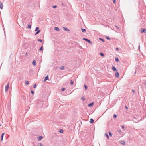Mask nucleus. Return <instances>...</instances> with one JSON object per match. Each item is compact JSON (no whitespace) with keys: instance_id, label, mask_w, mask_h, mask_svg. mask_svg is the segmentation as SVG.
Segmentation results:
<instances>
[{"instance_id":"obj_1","label":"nucleus","mask_w":146,"mask_h":146,"mask_svg":"<svg viewBox=\"0 0 146 146\" xmlns=\"http://www.w3.org/2000/svg\"><path fill=\"white\" fill-rule=\"evenodd\" d=\"M83 39L85 41H87L88 43H89L90 44H92V42L89 39H88L87 38H84Z\"/></svg>"},{"instance_id":"obj_2","label":"nucleus","mask_w":146,"mask_h":146,"mask_svg":"<svg viewBox=\"0 0 146 146\" xmlns=\"http://www.w3.org/2000/svg\"><path fill=\"white\" fill-rule=\"evenodd\" d=\"M140 31L141 33H146V29L141 28L140 30Z\"/></svg>"},{"instance_id":"obj_3","label":"nucleus","mask_w":146,"mask_h":146,"mask_svg":"<svg viewBox=\"0 0 146 146\" xmlns=\"http://www.w3.org/2000/svg\"><path fill=\"white\" fill-rule=\"evenodd\" d=\"M9 86V83L5 87V91L6 92L8 90Z\"/></svg>"},{"instance_id":"obj_4","label":"nucleus","mask_w":146,"mask_h":146,"mask_svg":"<svg viewBox=\"0 0 146 146\" xmlns=\"http://www.w3.org/2000/svg\"><path fill=\"white\" fill-rule=\"evenodd\" d=\"M112 70L113 71H117V69L114 66H113V65L112 66Z\"/></svg>"},{"instance_id":"obj_5","label":"nucleus","mask_w":146,"mask_h":146,"mask_svg":"<svg viewBox=\"0 0 146 146\" xmlns=\"http://www.w3.org/2000/svg\"><path fill=\"white\" fill-rule=\"evenodd\" d=\"M94 104V103L93 102L90 103L88 104V106L90 107H92L93 106Z\"/></svg>"},{"instance_id":"obj_6","label":"nucleus","mask_w":146,"mask_h":146,"mask_svg":"<svg viewBox=\"0 0 146 146\" xmlns=\"http://www.w3.org/2000/svg\"><path fill=\"white\" fill-rule=\"evenodd\" d=\"M115 77L117 78L119 77V73L117 72L116 73H115Z\"/></svg>"},{"instance_id":"obj_7","label":"nucleus","mask_w":146,"mask_h":146,"mask_svg":"<svg viewBox=\"0 0 146 146\" xmlns=\"http://www.w3.org/2000/svg\"><path fill=\"white\" fill-rule=\"evenodd\" d=\"M48 78H49L48 76V75H47L45 77L44 81H45L46 80H48Z\"/></svg>"},{"instance_id":"obj_8","label":"nucleus","mask_w":146,"mask_h":146,"mask_svg":"<svg viewBox=\"0 0 146 146\" xmlns=\"http://www.w3.org/2000/svg\"><path fill=\"white\" fill-rule=\"evenodd\" d=\"M54 30L58 31H60V29H59V28L57 27H54Z\"/></svg>"},{"instance_id":"obj_9","label":"nucleus","mask_w":146,"mask_h":146,"mask_svg":"<svg viewBox=\"0 0 146 146\" xmlns=\"http://www.w3.org/2000/svg\"><path fill=\"white\" fill-rule=\"evenodd\" d=\"M63 29L64 30L66 31H70V30L67 28L66 27H63Z\"/></svg>"},{"instance_id":"obj_10","label":"nucleus","mask_w":146,"mask_h":146,"mask_svg":"<svg viewBox=\"0 0 146 146\" xmlns=\"http://www.w3.org/2000/svg\"><path fill=\"white\" fill-rule=\"evenodd\" d=\"M3 7V3L0 1V8L2 9Z\"/></svg>"},{"instance_id":"obj_11","label":"nucleus","mask_w":146,"mask_h":146,"mask_svg":"<svg viewBox=\"0 0 146 146\" xmlns=\"http://www.w3.org/2000/svg\"><path fill=\"white\" fill-rule=\"evenodd\" d=\"M32 64L33 65H34L35 66L36 65V62L35 60H33V61Z\"/></svg>"},{"instance_id":"obj_12","label":"nucleus","mask_w":146,"mask_h":146,"mask_svg":"<svg viewBox=\"0 0 146 146\" xmlns=\"http://www.w3.org/2000/svg\"><path fill=\"white\" fill-rule=\"evenodd\" d=\"M94 121V120L92 119L91 118L89 122L90 123L92 124V123H93Z\"/></svg>"},{"instance_id":"obj_13","label":"nucleus","mask_w":146,"mask_h":146,"mask_svg":"<svg viewBox=\"0 0 146 146\" xmlns=\"http://www.w3.org/2000/svg\"><path fill=\"white\" fill-rule=\"evenodd\" d=\"M120 143L123 145H124L125 144V141H124L121 140L120 141Z\"/></svg>"},{"instance_id":"obj_14","label":"nucleus","mask_w":146,"mask_h":146,"mask_svg":"<svg viewBox=\"0 0 146 146\" xmlns=\"http://www.w3.org/2000/svg\"><path fill=\"white\" fill-rule=\"evenodd\" d=\"M5 134V133H3L1 135V141H2L3 140V137L4 136V135Z\"/></svg>"},{"instance_id":"obj_15","label":"nucleus","mask_w":146,"mask_h":146,"mask_svg":"<svg viewBox=\"0 0 146 146\" xmlns=\"http://www.w3.org/2000/svg\"><path fill=\"white\" fill-rule=\"evenodd\" d=\"M105 136H106V137H107V138L108 139H109V136L108 135L107 133H105Z\"/></svg>"},{"instance_id":"obj_16","label":"nucleus","mask_w":146,"mask_h":146,"mask_svg":"<svg viewBox=\"0 0 146 146\" xmlns=\"http://www.w3.org/2000/svg\"><path fill=\"white\" fill-rule=\"evenodd\" d=\"M40 31H41L40 30H39L37 31L35 33V35H37V34H38L40 32Z\"/></svg>"},{"instance_id":"obj_17","label":"nucleus","mask_w":146,"mask_h":146,"mask_svg":"<svg viewBox=\"0 0 146 146\" xmlns=\"http://www.w3.org/2000/svg\"><path fill=\"white\" fill-rule=\"evenodd\" d=\"M59 132L61 133H63L64 131L63 130L61 129L59 130Z\"/></svg>"},{"instance_id":"obj_18","label":"nucleus","mask_w":146,"mask_h":146,"mask_svg":"<svg viewBox=\"0 0 146 146\" xmlns=\"http://www.w3.org/2000/svg\"><path fill=\"white\" fill-rule=\"evenodd\" d=\"M43 137L42 136H40L38 137V140H40L42 139Z\"/></svg>"},{"instance_id":"obj_19","label":"nucleus","mask_w":146,"mask_h":146,"mask_svg":"<svg viewBox=\"0 0 146 146\" xmlns=\"http://www.w3.org/2000/svg\"><path fill=\"white\" fill-rule=\"evenodd\" d=\"M60 68L61 70H64V66H62Z\"/></svg>"},{"instance_id":"obj_20","label":"nucleus","mask_w":146,"mask_h":146,"mask_svg":"<svg viewBox=\"0 0 146 146\" xmlns=\"http://www.w3.org/2000/svg\"><path fill=\"white\" fill-rule=\"evenodd\" d=\"M105 38L108 40H110L111 39L108 36H105Z\"/></svg>"},{"instance_id":"obj_21","label":"nucleus","mask_w":146,"mask_h":146,"mask_svg":"<svg viewBox=\"0 0 146 146\" xmlns=\"http://www.w3.org/2000/svg\"><path fill=\"white\" fill-rule=\"evenodd\" d=\"M99 40H100L101 41H102L103 42H105L104 40L103 39V38H99Z\"/></svg>"},{"instance_id":"obj_22","label":"nucleus","mask_w":146,"mask_h":146,"mask_svg":"<svg viewBox=\"0 0 146 146\" xmlns=\"http://www.w3.org/2000/svg\"><path fill=\"white\" fill-rule=\"evenodd\" d=\"M115 60L117 62H118L119 61V60L118 57H116L115 58Z\"/></svg>"},{"instance_id":"obj_23","label":"nucleus","mask_w":146,"mask_h":146,"mask_svg":"<svg viewBox=\"0 0 146 146\" xmlns=\"http://www.w3.org/2000/svg\"><path fill=\"white\" fill-rule=\"evenodd\" d=\"M43 46H41L40 48H39V50L40 51L43 50Z\"/></svg>"},{"instance_id":"obj_24","label":"nucleus","mask_w":146,"mask_h":146,"mask_svg":"<svg viewBox=\"0 0 146 146\" xmlns=\"http://www.w3.org/2000/svg\"><path fill=\"white\" fill-rule=\"evenodd\" d=\"M81 30L82 32H85L86 31V30L85 29L82 28Z\"/></svg>"},{"instance_id":"obj_25","label":"nucleus","mask_w":146,"mask_h":146,"mask_svg":"<svg viewBox=\"0 0 146 146\" xmlns=\"http://www.w3.org/2000/svg\"><path fill=\"white\" fill-rule=\"evenodd\" d=\"M31 25L29 24L27 26V27L29 29H31Z\"/></svg>"},{"instance_id":"obj_26","label":"nucleus","mask_w":146,"mask_h":146,"mask_svg":"<svg viewBox=\"0 0 146 146\" xmlns=\"http://www.w3.org/2000/svg\"><path fill=\"white\" fill-rule=\"evenodd\" d=\"M39 27H36L35 29V31H37L39 30Z\"/></svg>"},{"instance_id":"obj_27","label":"nucleus","mask_w":146,"mask_h":146,"mask_svg":"<svg viewBox=\"0 0 146 146\" xmlns=\"http://www.w3.org/2000/svg\"><path fill=\"white\" fill-rule=\"evenodd\" d=\"M81 99L83 101H84L85 100V98L84 97H82Z\"/></svg>"},{"instance_id":"obj_28","label":"nucleus","mask_w":146,"mask_h":146,"mask_svg":"<svg viewBox=\"0 0 146 146\" xmlns=\"http://www.w3.org/2000/svg\"><path fill=\"white\" fill-rule=\"evenodd\" d=\"M25 84L27 85H28L29 84V82L28 81H26L25 82Z\"/></svg>"},{"instance_id":"obj_29","label":"nucleus","mask_w":146,"mask_h":146,"mask_svg":"<svg viewBox=\"0 0 146 146\" xmlns=\"http://www.w3.org/2000/svg\"><path fill=\"white\" fill-rule=\"evenodd\" d=\"M84 88H85V89L86 90L88 88V87H87V86H86V85H85V84H84Z\"/></svg>"},{"instance_id":"obj_30","label":"nucleus","mask_w":146,"mask_h":146,"mask_svg":"<svg viewBox=\"0 0 146 146\" xmlns=\"http://www.w3.org/2000/svg\"><path fill=\"white\" fill-rule=\"evenodd\" d=\"M117 116L115 114H114L113 115V117L114 118H115L117 117Z\"/></svg>"},{"instance_id":"obj_31","label":"nucleus","mask_w":146,"mask_h":146,"mask_svg":"<svg viewBox=\"0 0 146 146\" xmlns=\"http://www.w3.org/2000/svg\"><path fill=\"white\" fill-rule=\"evenodd\" d=\"M109 135L110 136L112 137V134L111 132H109Z\"/></svg>"},{"instance_id":"obj_32","label":"nucleus","mask_w":146,"mask_h":146,"mask_svg":"<svg viewBox=\"0 0 146 146\" xmlns=\"http://www.w3.org/2000/svg\"><path fill=\"white\" fill-rule=\"evenodd\" d=\"M37 40L39 41H40V42H42V40L41 39H38Z\"/></svg>"},{"instance_id":"obj_33","label":"nucleus","mask_w":146,"mask_h":146,"mask_svg":"<svg viewBox=\"0 0 146 146\" xmlns=\"http://www.w3.org/2000/svg\"><path fill=\"white\" fill-rule=\"evenodd\" d=\"M36 85L35 84H34L33 85V87L34 88H36Z\"/></svg>"},{"instance_id":"obj_34","label":"nucleus","mask_w":146,"mask_h":146,"mask_svg":"<svg viewBox=\"0 0 146 146\" xmlns=\"http://www.w3.org/2000/svg\"><path fill=\"white\" fill-rule=\"evenodd\" d=\"M38 145H39L40 146H43V145L42 144H41L40 143H38Z\"/></svg>"},{"instance_id":"obj_35","label":"nucleus","mask_w":146,"mask_h":146,"mask_svg":"<svg viewBox=\"0 0 146 146\" xmlns=\"http://www.w3.org/2000/svg\"><path fill=\"white\" fill-rule=\"evenodd\" d=\"M52 7L53 8H56L57 7V6L56 5H54V6H52Z\"/></svg>"},{"instance_id":"obj_36","label":"nucleus","mask_w":146,"mask_h":146,"mask_svg":"<svg viewBox=\"0 0 146 146\" xmlns=\"http://www.w3.org/2000/svg\"><path fill=\"white\" fill-rule=\"evenodd\" d=\"M31 94H32L33 95L34 94V92L33 91L31 90Z\"/></svg>"},{"instance_id":"obj_37","label":"nucleus","mask_w":146,"mask_h":146,"mask_svg":"<svg viewBox=\"0 0 146 146\" xmlns=\"http://www.w3.org/2000/svg\"><path fill=\"white\" fill-rule=\"evenodd\" d=\"M73 82L72 80H71L70 81V84L71 85H72L73 84Z\"/></svg>"},{"instance_id":"obj_38","label":"nucleus","mask_w":146,"mask_h":146,"mask_svg":"<svg viewBox=\"0 0 146 146\" xmlns=\"http://www.w3.org/2000/svg\"><path fill=\"white\" fill-rule=\"evenodd\" d=\"M99 55H104V54L102 52H100L99 53Z\"/></svg>"},{"instance_id":"obj_39","label":"nucleus","mask_w":146,"mask_h":146,"mask_svg":"<svg viewBox=\"0 0 146 146\" xmlns=\"http://www.w3.org/2000/svg\"><path fill=\"white\" fill-rule=\"evenodd\" d=\"M65 90V88H62L61 89V90L62 91H64Z\"/></svg>"},{"instance_id":"obj_40","label":"nucleus","mask_w":146,"mask_h":146,"mask_svg":"<svg viewBox=\"0 0 146 146\" xmlns=\"http://www.w3.org/2000/svg\"><path fill=\"white\" fill-rule=\"evenodd\" d=\"M113 2L114 3H116V0H113Z\"/></svg>"},{"instance_id":"obj_41","label":"nucleus","mask_w":146,"mask_h":146,"mask_svg":"<svg viewBox=\"0 0 146 146\" xmlns=\"http://www.w3.org/2000/svg\"><path fill=\"white\" fill-rule=\"evenodd\" d=\"M124 125H122V126H121V127L123 129H124Z\"/></svg>"},{"instance_id":"obj_42","label":"nucleus","mask_w":146,"mask_h":146,"mask_svg":"<svg viewBox=\"0 0 146 146\" xmlns=\"http://www.w3.org/2000/svg\"><path fill=\"white\" fill-rule=\"evenodd\" d=\"M115 26L116 27V28L117 29H119V28L117 27V26L116 25H115Z\"/></svg>"},{"instance_id":"obj_43","label":"nucleus","mask_w":146,"mask_h":146,"mask_svg":"<svg viewBox=\"0 0 146 146\" xmlns=\"http://www.w3.org/2000/svg\"><path fill=\"white\" fill-rule=\"evenodd\" d=\"M118 131L119 132V133H120L121 132V130H118Z\"/></svg>"},{"instance_id":"obj_44","label":"nucleus","mask_w":146,"mask_h":146,"mask_svg":"<svg viewBox=\"0 0 146 146\" xmlns=\"http://www.w3.org/2000/svg\"><path fill=\"white\" fill-rule=\"evenodd\" d=\"M116 49L117 50H119V49L118 48H116Z\"/></svg>"},{"instance_id":"obj_45","label":"nucleus","mask_w":146,"mask_h":146,"mask_svg":"<svg viewBox=\"0 0 146 146\" xmlns=\"http://www.w3.org/2000/svg\"><path fill=\"white\" fill-rule=\"evenodd\" d=\"M132 91L133 92H135L134 90L133 89L132 90Z\"/></svg>"},{"instance_id":"obj_46","label":"nucleus","mask_w":146,"mask_h":146,"mask_svg":"<svg viewBox=\"0 0 146 146\" xmlns=\"http://www.w3.org/2000/svg\"><path fill=\"white\" fill-rule=\"evenodd\" d=\"M145 84L146 85V80L145 81Z\"/></svg>"},{"instance_id":"obj_47","label":"nucleus","mask_w":146,"mask_h":146,"mask_svg":"<svg viewBox=\"0 0 146 146\" xmlns=\"http://www.w3.org/2000/svg\"><path fill=\"white\" fill-rule=\"evenodd\" d=\"M125 108H126L127 109H128V107H127V106H126Z\"/></svg>"},{"instance_id":"obj_48","label":"nucleus","mask_w":146,"mask_h":146,"mask_svg":"<svg viewBox=\"0 0 146 146\" xmlns=\"http://www.w3.org/2000/svg\"><path fill=\"white\" fill-rule=\"evenodd\" d=\"M102 57H104L105 55H101Z\"/></svg>"},{"instance_id":"obj_49","label":"nucleus","mask_w":146,"mask_h":146,"mask_svg":"<svg viewBox=\"0 0 146 146\" xmlns=\"http://www.w3.org/2000/svg\"><path fill=\"white\" fill-rule=\"evenodd\" d=\"M61 5H63V3H62Z\"/></svg>"},{"instance_id":"obj_50","label":"nucleus","mask_w":146,"mask_h":146,"mask_svg":"<svg viewBox=\"0 0 146 146\" xmlns=\"http://www.w3.org/2000/svg\"><path fill=\"white\" fill-rule=\"evenodd\" d=\"M140 48V46H139L138 47V48H139V49Z\"/></svg>"},{"instance_id":"obj_51","label":"nucleus","mask_w":146,"mask_h":146,"mask_svg":"<svg viewBox=\"0 0 146 146\" xmlns=\"http://www.w3.org/2000/svg\"><path fill=\"white\" fill-rule=\"evenodd\" d=\"M25 55H27V53H26V54H25Z\"/></svg>"}]
</instances>
